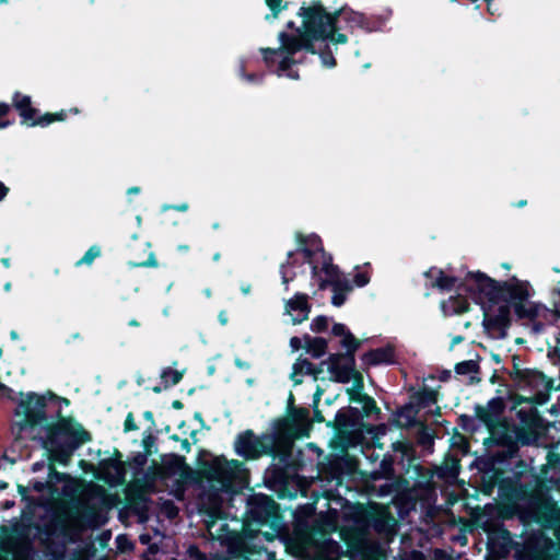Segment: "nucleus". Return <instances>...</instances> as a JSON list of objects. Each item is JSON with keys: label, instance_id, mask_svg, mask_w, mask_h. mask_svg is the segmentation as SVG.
Masks as SVG:
<instances>
[{"label": "nucleus", "instance_id": "393cba45", "mask_svg": "<svg viewBox=\"0 0 560 560\" xmlns=\"http://www.w3.org/2000/svg\"><path fill=\"white\" fill-rule=\"evenodd\" d=\"M396 526V521L394 518H378L374 523V528L377 532H384L387 536L393 535Z\"/></svg>", "mask_w": 560, "mask_h": 560}, {"label": "nucleus", "instance_id": "f257e3e1", "mask_svg": "<svg viewBox=\"0 0 560 560\" xmlns=\"http://www.w3.org/2000/svg\"><path fill=\"white\" fill-rule=\"evenodd\" d=\"M300 15L302 16V28H296L291 34L280 33L278 49H262L266 66L270 69L275 68V72L279 77L298 79L299 74L293 66L302 62L304 51L317 52L323 66L335 67L336 60L331 46L336 48L338 44L347 42L346 35H335L342 23L351 30L355 27L373 30L366 23L363 14L348 8H342L336 16H332L326 13L320 4L315 3L307 8L302 7Z\"/></svg>", "mask_w": 560, "mask_h": 560}, {"label": "nucleus", "instance_id": "de8ad7c7", "mask_svg": "<svg viewBox=\"0 0 560 560\" xmlns=\"http://www.w3.org/2000/svg\"><path fill=\"white\" fill-rule=\"evenodd\" d=\"M243 293L247 294L249 292V287L242 288Z\"/></svg>", "mask_w": 560, "mask_h": 560}, {"label": "nucleus", "instance_id": "f8f14e48", "mask_svg": "<svg viewBox=\"0 0 560 560\" xmlns=\"http://www.w3.org/2000/svg\"><path fill=\"white\" fill-rule=\"evenodd\" d=\"M273 501L267 495H256L250 500L248 514L253 521L265 523L273 511Z\"/></svg>", "mask_w": 560, "mask_h": 560}, {"label": "nucleus", "instance_id": "20e7f679", "mask_svg": "<svg viewBox=\"0 0 560 560\" xmlns=\"http://www.w3.org/2000/svg\"><path fill=\"white\" fill-rule=\"evenodd\" d=\"M542 523L553 530L556 541L541 530L528 533L520 540H513L509 532H503L504 551L513 550L516 560H560V509L544 511Z\"/></svg>", "mask_w": 560, "mask_h": 560}, {"label": "nucleus", "instance_id": "c03bdc74", "mask_svg": "<svg viewBox=\"0 0 560 560\" xmlns=\"http://www.w3.org/2000/svg\"><path fill=\"white\" fill-rule=\"evenodd\" d=\"M462 341V337L457 336L453 339L452 347Z\"/></svg>", "mask_w": 560, "mask_h": 560}, {"label": "nucleus", "instance_id": "ddd939ff", "mask_svg": "<svg viewBox=\"0 0 560 560\" xmlns=\"http://www.w3.org/2000/svg\"><path fill=\"white\" fill-rule=\"evenodd\" d=\"M235 452L246 458L259 456V442L250 433L241 434L235 442Z\"/></svg>", "mask_w": 560, "mask_h": 560}, {"label": "nucleus", "instance_id": "f3484780", "mask_svg": "<svg viewBox=\"0 0 560 560\" xmlns=\"http://www.w3.org/2000/svg\"><path fill=\"white\" fill-rule=\"evenodd\" d=\"M332 334L341 338V346L352 355L359 343L348 328L343 324H335L332 326Z\"/></svg>", "mask_w": 560, "mask_h": 560}, {"label": "nucleus", "instance_id": "4c0bfd02", "mask_svg": "<svg viewBox=\"0 0 560 560\" xmlns=\"http://www.w3.org/2000/svg\"><path fill=\"white\" fill-rule=\"evenodd\" d=\"M10 109L7 103H0V116H4Z\"/></svg>", "mask_w": 560, "mask_h": 560}, {"label": "nucleus", "instance_id": "f03ea898", "mask_svg": "<svg viewBox=\"0 0 560 560\" xmlns=\"http://www.w3.org/2000/svg\"><path fill=\"white\" fill-rule=\"evenodd\" d=\"M62 404L68 401L51 393L42 396L21 394L15 424L21 432L30 431L33 438H37L51 460L67 465L74 451L89 441V433L60 417Z\"/></svg>", "mask_w": 560, "mask_h": 560}, {"label": "nucleus", "instance_id": "4d7b16f0", "mask_svg": "<svg viewBox=\"0 0 560 560\" xmlns=\"http://www.w3.org/2000/svg\"><path fill=\"white\" fill-rule=\"evenodd\" d=\"M488 2H490L491 0H487Z\"/></svg>", "mask_w": 560, "mask_h": 560}, {"label": "nucleus", "instance_id": "0eeeda50", "mask_svg": "<svg viewBox=\"0 0 560 560\" xmlns=\"http://www.w3.org/2000/svg\"><path fill=\"white\" fill-rule=\"evenodd\" d=\"M317 250L324 249L320 240L313 235L308 237L306 247L288 254L287 262L282 264L280 267L281 279L285 290H288L289 283L302 271L305 262L312 267L311 258Z\"/></svg>", "mask_w": 560, "mask_h": 560}, {"label": "nucleus", "instance_id": "aec40b11", "mask_svg": "<svg viewBox=\"0 0 560 560\" xmlns=\"http://www.w3.org/2000/svg\"><path fill=\"white\" fill-rule=\"evenodd\" d=\"M67 478V475L56 471L52 465H49V475L46 482L35 481L33 483V488L36 491H43L45 488H48L51 492H57V483L63 481Z\"/></svg>", "mask_w": 560, "mask_h": 560}, {"label": "nucleus", "instance_id": "49530a36", "mask_svg": "<svg viewBox=\"0 0 560 560\" xmlns=\"http://www.w3.org/2000/svg\"><path fill=\"white\" fill-rule=\"evenodd\" d=\"M129 325L132 326V327H138L139 323L136 319H132V320L129 322Z\"/></svg>", "mask_w": 560, "mask_h": 560}, {"label": "nucleus", "instance_id": "a211bd4d", "mask_svg": "<svg viewBox=\"0 0 560 560\" xmlns=\"http://www.w3.org/2000/svg\"><path fill=\"white\" fill-rule=\"evenodd\" d=\"M167 474L177 476L176 481L179 483L185 482L189 477V468L186 466L182 457H173L170 462L165 463Z\"/></svg>", "mask_w": 560, "mask_h": 560}, {"label": "nucleus", "instance_id": "5701e85b", "mask_svg": "<svg viewBox=\"0 0 560 560\" xmlns=\"http://www.w3.org/2000/svg\"><path fill=\"white\" fill-rule=\"evenodd\" d=\"M327 348V342L323 338H313L310 339L307 342V351L314 357V358H320L325 354Z\"/></svg>", "mask_w": 560, "mask_h": 560}, {"label": "nucleus", "instance_id": "37998d69", "mask_svg": "<svg viewBox=\"0 0 560 560\" xmlns=\"http://www.w3.org/2000/svg\"><path fill=\"white\" fill-rule=\"evenodd\" d=\"M9 125H10V121H8V120H0V128L1 129L8 127Z\"/></svg>", "mask_w": 560, "mask_h": 560}, {"label": "nucleus", "instance_id": "b1692460", "mask_svg": "<svg viewBox=\"0 0 560 560\" xmlns=\"http://www.w3.org/2000/svg\"><path fill=\"white\" fill-rule=\"evenodd\" d=\"M331 374L340 383H348L352 375L351 364H347L342 368H338L336 365L331 366Z\"/></svg>", "mask_w": 560, "mask_h": 560}, {"label": "nucleus", "instance_id": "58836bf2", "mask_svg": "<svg viewBox=\"0 0 560 560\" xmlns=\"http://www.w3.org/2000/svg\"><path fill=\"white\" fill-rule=\"evenodd\" d=\"M219 322L222 325H226L228 324V314L224 311L220 312V314H219Z\"/></svg>", "mask_w": 560, "mask_h": 560}, {"label": "nucleus", "instance_id": "6e6552de", "mask_svg": "<svg viewBox=\"0 0 560 560\" xmlns=\"http://www.w3.org/2000/svg\"><path fill=\"white\" fill-rule=\"evenodd\" d=\"M520 387L528 392V399L537 404H542L549 396L551 382L538 371H528L520 381Z\"/></svg>", "mask_w": 560, "mask_h": 560}, {"label": "nucleus", "instance_id": "7c9ffc66", "mask_svg": "<svg viewBox=\"0 0 560 560\" xmlns=\"http://www.w3.org/2000/svg\"><path fill=\"white\" fill-rule=\"evenodd\" d=\"M268 8L272 11L273 16H276L284 7L285 3L283 0H265Z\"/></svg>", "mask_w": 560, "mask_h": 560}, {"label": "nucleus", "instance_id": "09e8293b", "mask_svg": "<svg viewBox=\"0 0 560 560\" xmlns=\"http://www.w3.org/2000/svg\"><path fill=\"white\" fill-rule=\"evenodd\" d=\"M2 262L4 264L5 267H9V260L8 259H2Z\"/></svg>", "mask_w": 560, "mask_h": 560}, {"label": "nucleus", "instance_id": "bb28decb", "mask_svg": "<svg viewBox=\"0 0 560 560\" xmlns=\"http://www.w3.org/2000/svg\"><path fill=\"white\" fill-rule=\"evenodd\" d=\"M311 328L313 331L319 332L328 328V318L325 316H318L312 320Z\"/></svg>", "mask_w": 560, "mask_h": 560}, {"label": "nucleus", "instance_id": "6ab92c4d", "mask_svg": "<svg viewBox=\"0 0 560 560\" xmlns=\"http://www.w3.org/2000/svg\"><path fill=\"white\" fill-rule=\"evenodd\" d=\"M313 374H315L313 364L306 359H298L292 368L291 380L298 385L302 383L304 375Z\"/></svg>", "mask_w": 560, "mask_h": 560}, {"label": "nucleus", "instance_id": "a878e982", "mask_svg": "<svg viewBox=\"0 0 560 560\" xmlns=\"http://www.w3.org/2000/svg\"><path fill=\"white\" fill-rule=\"evenodd\" d=\"M182 377L183 375L180 372L171 369L165 370L162 373V381L165 386L176 385L182 380Z\"/></svg>", "mask_w": 560, "mask_h": 560}, {"label": "nucleus", "instance_id": "864d4df0", "mask_svg": "<svg viewBox=\"0 0 560 560\" xmlns=\"http://www.w3.org/2000/svg\"><path fill=\"white\" fill-rule=\"evenodd\" d=\"M11 336H12V338H15V337H16V334L13 331V332L11 334Z\"/></svg>", "mask_w": 560, "mask_h": 560}, {"label": "nucleus", "instance_id": "9b49d317", "mask_svg": "<svg viewBox=\"0 0 560 560\" xmlns=\"http://www.w3.org/2000/svg\"><path fill=\"white\" fill-rule=\"evenodd\" d=\"M285 312L292 317L294 324H300L307 319L311 312L308 296L304 293H296L285 303Z\"/></svg>", "mask_w": 560, "mask_h": 560}, {"label": "nucleus", "instance_id": "72a5a7b5", "mask_svg": "<svg viewBox=\"0 0 560 560\" xmlns=\"http://www.w3.org/2000/svg\"><path fill=\"white\" fill-rule=\"evenodd\" d=\"M242 77L248 82V83H259L262 79V74H245L244 68L241 69Z\"/></svg>", "mask_w": 560, "mask_h": 560}, {"label": "nucleus", "instance_id": "cd10ccee", "mask_svg": "<svg viewBox=\"0 0 560 560\" xmlns=\"http://www.w3.org/2000/svg\"><path fill=\"white\" fill-rule=\"evenodd\" d=\"M101 255V249L97 246H92L78 262L80 264H92V261Z\"/></svg>", "mask_w": 560, "mask_h": 560}, {"label": "nucleus", "instance_id": "603ef678", "mask_svg": "<svg viewBox=\"0 0 560 560\" xmlns=\"http://www.w3.org/2000/svg\"><path fill=\"white\" fill-rule=\"evenodd\" d=\"M5 290H10V283L5 285Z\"/></svg>", "mask_w": 560, "mask_h": 560}, {"label": "nucleus", "instance_id": "7ed1b4c3", "mask_svg": "<svg viewBox=\"0 0 560 560\" xmlns=\"http://www.w3.org/2000/svg\"><path fill=\"white\" fill-rule=\"evenodd\" d=\"M428 284L441 291H448L455 287L462 288L471 294L476 302H495L505 299L512 304L518 317L535 318L545 308L540 304L529 302L534 290L529 282L513 277L508 281L498 282L482 272H469L464 279L447 275L436 267L430 268L425 273Z\"/></svg>", "mask_w": 560, "mask_h": 560}, {"label": "nucleus", "instance_id": "473e14b6", "mask_svg": "<svg viewBox=\"0 0 560 560\" xmlns=\"http://www.w3.org/2000/svg\"><path fill=\"white\" fill-rule=\"evenodd\" d=\"M139 539H140L141 544L150 546L151 552H155L156 551V542H151L152 537H151L150 534H141Z\"/></svg>", "mask_w": 560, "mask_h": 560}, {"label": "nucleus", "instance_id": "c85d7f7f", "mask_svg": "<svg viewBox=\"0 0 560 560\" xmlns=\"http://www.w3.org/2000/svg\"><path fill=\"white\" fill-rule=\"evenodd\" d=\"M357 287H364L370 282V275L368 271L357 270L353 279Z\"/></svg>", "mask_w": 560, "mask_h": 560}, {"label": "nucleus", "instance_id": "412c9836", "mask_svg": "<svg viewBox=\"0 0 560 560\" xmlns=\"http://www.w3.org/2000/svg\"><path fill=\"white\" fill-rule=\"evenodd\" d=\"M394 353L389 348H380L364 354L363 360L366 364L389 363L393 361Z\"/></svg>", "mask_w": 560, "mask_h": 560}, {"label": "nucleus", "instance_id": "39448f33", "mask_svg": "<svg viewBox=\"0 0 560 560\" xmlns=\"http://www.w3.org/2000/svg\"><path fill=\"white\" fill-rule=\"evenodd\" d=\"M200 471L214 488L213 493L201 498V510L207 511L211 518H221L223 506L219 492L228 491L234 486L243 487L247 482V471L240 462L226 460L223 457L205 460Z\"/></svg>", "mask_w": 560, "mask_h": 560}, {"label": "nucleus", "instance_id": "c756f323", "mask_svg": "<svg viewBox=\"0 0 560 560\" xmlns=\"http://www.w3.org/2000/svg\"><path fill=\"white\" fill-rule=\"evenodd\" d=\"M476 364L472 361H465L456 365L458 374H470L475 371Z\"/></svg>", "mask_w": 560, "mask_h": 560}, {"label": "nucleus", "instance_id": "3c124183", "mask_svg": "<svg viewBox=\"0 0 560 560\" xmlns=\"http://www.w3.org/2000/svg\"><path fill=\"white\" fill-rule=\"evenodd\" d=\"M288 26H289V27H292V26H293V23H292V22H289V23H288Z\"/></svg>", "mask_w": 560, "mask_h": 560}, {"label": "nucleus", "instance_id": "a18cd8bd", "mask_svg": "<svg viewBox=\"0 0 560 560\" xmlns=\"http://www.w3.org/2000/svg\"><path fill=\"white\" fill-rule=\"evenodd\" d=\"M139 191L140 189L138 187H133L128 190V194H138Z\"/></svg>", "mask_w": 560, "mask_h": 560}, {"label": "nucleus", "instance_id": "f704fd0d", "mask_svg": "<svg viewBox=\"0 0 560 560\" xmlns=\"http://www.w3.org/2000/svg\"><path fill=\"white\" fill-rule=\"evenodd\" d=\"M164 511L167 517L170 518L175 517L178 513V509L172 502H167L164 504Z\"/></svg>", "mask_w": 560, "mask_h": 560}, {"label": "nucleus", "instance_id": "79ce46f5", "mask_svg": "<svg viewBox=\"0 0 560 560\" xmlns=\"http://www.w3.org/2000/svg\"><path fill=\"white\" fill-rule=\"evenodd\" d=\"M43 467H44V464H43V463H35V464L33 465V470H34V471H38V470H40Z\"/></svg>", "mask_w": 560, "mask_h": 560}, {"label": "nucleus", "instance_id": "9d476101", "mask_svg": "<svg viewBox=\"0 0 560 560\" xmlns=\"http://www.w3.org/2000/svg\"><path fill=\"white\" fill-rule=\"evenodd\" d=\"M32 548L28 541L8 539L0 544V560H30Z\"/></svg>", "mask_w": 560, "mask_h": 560}, {"label": "nucleus", "instance_id": "423d86ee", "mask_svg": "<svg viewBox=\"0 0 560 560\" xmlns=\"http://www.w3.org/2000/svg\"><path fill=\"white\" fill-rule=\"evenodd\" d=\"M312 276L317 281L319 289L330 285L332 288L331 303L341 306L347 300V293L352 289L347 279L342 278L339 270L331 262V257L324 250H317L311 258Z\"/></svg>", "mask_w": 560, "mask_h": 560}, {"label": "nucleus", "instance_id": "8fccbe9b", "mask_svg": "<svg viewBox=\"0 0 560 560\" xmlns=\"http://www.w3.org/2000/svg\"><path fill=\"white\" fill-rule=\"evenodd\" d=\"M154 536L158 538V537H162V535L159 533V532H155Z\"/></svg>", "mask_w": 560, "mask_h": 560}, {"label": "nucleus", "instance_id": "4be33fe9", "mask_svg": "<svg viewBox=\"0 0 560 560\" xmlns=\"http://www.w3.org/2000/svg\"><path fill=\"white\" fill-rule=\"evenodd\" d=\"M508 322H509V310L506 306L500 307V314L497 317H493L489 312L485 313L483 323L487 327L498 326L501 328V327L506 326Z\"/></svg>", "mask_w": 560, "mask_h": 560}, {"label": "nucleus", "instance_id": "dca6fc26", "mask_svg": "<svg viewBox=\"0 0 560 560\" xmlns=\"http://www.w3.org/2000/svg\"><path fill=\"white\" fill-rule=\"evenodd\" d=\"M441 308L447 316L462 314L468 311L469 302L466 298L460 294L451 296L447 301L442 302Z\"/></svg>", "mask_w": 560, "mask_h": 560}, {"label": "nucleus", "instance_id": "5fc2aeb1", "mask_svg": "<svg viewBox=\"0 0 560 560\" xmlns=\"http://www.w3.org/2000/svg\"><path fill=\"white\" fill-rule=\"evenodd\" d=\"M417 559L419 560H422V558L420 557V555H416Z\"/></svg>", "mask_w": 560, "mask_h": 560}, {"label": "nucleus", "instance_id": "6e6d98bb", "mask_svg": "<svg viewBox=\"0 0 560 560\" xmlns=\"http://www.w3.org/2000/svg\"><path fill=\"white\" fill-rule=\"evenodd\" d=\"M417 559L419 560H422V558L420 557V555H416Z\"/></svg>", "mask_w": 560, "mask_h": 560}, {"label": "nucleus", "instance_id": "2f4dec72", "mask_svg": "<svg viewBox=\"0 0 560 560\" xmlns=\"http://www.w3.org/2000/svg\"><path fill=\"white\" fill-rule=\"evenodd\" d=\"M116 544H117V547L119 550L121 551H126V550H129L131 549V544L130 541L128 540V538L124 535H119L117 538H116Z\"/></svg>", "mask_w": 560, "mask_h": 560}, {"label": "nucleus", "instance_id": "a19ab883", "mask_svg": "<svg viewBox=\"0 0 560 560\" xmlns=\"http://www.w3.org/2000/svg\"><path fill=\"white\" fill-rule=\"evenodd\" d=\"M8 192V188L0 182V200L4 198Z\"/></svg>", "mask_w": 560, "mask_h": 560}, {"label": "nucleus", "instance_id": "c9c22d12", "mask_svg": "<svg viewBox=\"0 0 560 560\" xmlns=\"http://www.w3.org/2000/svg\"><path fill=\"white\" fill-rule=\"evenodd\" d=\"M170 208H171L170 206H164L163 210H167ZM173 208L175 210H178V211H187L188 210V205L187 203H182V205H178V206H174Z\"/></svg>", "mask_w": 560, "mask_h": 560}, {"label": "nucleus", "instance_id": "ea45409f", "mask_svg": "<svg viewBox=\"0 0 560 560\" xmlns=\"http://www.w3.org/2000/svg\"><path fill=\"white\" fill-rule=\"evenodd\" d=\"M235 364L237 368L240 369H249V363L245 362V361H242L240 359H236L235 360Z\"/></svg>", "mask_w": 560, "mask_h": 560}, {"label": "nucleus", "instance_id": "1a4fd4ad", "mask_svg": "<svg viewBox=\"0 0 560 560\" xmlns=\"http://www.w3.org/2000/svg\"><path fill=\"white\" fill-rule=\"evenodd\" d=\"M13 104L15 108L20 112V115L24 119V121H32L31 125H42L46 126L55 120H62L63 119V113L52 115L47 114L43 118H40L37 121H34V117L36 114V110L31 106V97L26 95H22L20 93H15L13 97Z\"/></svg>", "mask_w": 560, "mask_h": 560}, {"label": "nucleus", "instance_id": "2eb2a0df", "mask_svg": "<svg viewBox=\"0 0 560 560\" xmlns=\"http://www.w3.org/2000/svg\"><path fill=\"white\" fill-rule=\"evenodd\" d=\"M340 555V545L330 539H324L315 547L316 560H337Z\"/></svg>", "mask_w": 560, "mask_h": 560}, {"label": "nucleus", "instance_id": "e433bc0d", "mask_svg": "<svg viewBox=\"0 0 560 560\" xmlns=\"http://www.w3.org/2000/svg\"><path fill=\"white\" fill-rule=\"evenodd\" d=\"M290 345L294 350H299L301 347V340L298 337H293L290 340Z\"/></svg>", "mask_w": 560, "mask_h": 560}, {"label": "nucleus", "instance_id": "4468645a", "mask_svg": "<svg viewBox=\"0 0 560 560\" xmlns=\"http://www.w3.org/2000/svg\"><path fill=\"white\" fill-rule=\"evenodd\" d=\"M101 472L109 485L115 486L124 481L126 470L122 463L109 460L103 464Z\"/></svg>", "mask_w": 560, "mask_h": 560}]
</instances>
